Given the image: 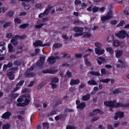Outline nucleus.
Listing matches in <instances>:
<instances>
[{"label": "nucleus", "mask_w": 129, "mask_h": 129, "mask_svg": "<svg viewBox=\"0 0 129 129\" xmlns=\"http://www.w3.org/2000/svg\"><path fill=\"white\" fill-rule=\"evenodd\" d=\"M26 36L23 35L21 36L19 35H16L12 37V39L10 40V43L15 46H17L18 44L17 40L18 39H23L25 38Z\"/></svg>", "instance_id": "nucleus-1"}, {"label": "nucleus", "mask_w": 129, "mask_h": 129, "mask_svg": "<svg viewBox=\"0 0 129 129\" xmlns=\"http://www.w3.org/2000/svg\"><path fill=\"white\" fill-rule=\"evenodd\" d=\"M126 34H127L126 31L122 29L118 32L115 33V35L116 37L119 39H124L125 38Z\"/></svg>", "instance_id": "nucleus-2"}, {"label": "nucleus", "mask_w": 129, "mask_h": 129, "mask_svg": "<svg viewBox=\"0 0 129 129\" xmlns=\"http://www.w3.org/2000/svg\"><path fill=\"white\" fill-rule=\"evenodd\" d=\"M59 70V69L55 70L53 67H51L47 69L46 70L43 71L42 72L44 74L49 73L51 74H54L57 73Z\"/></svg>", "instance_id": "nucleus-3"}, {"label": "nucleus", "mask_w": 129, "mask_h": 129, "mask_svg": "<svg viewBox=\"0 0 129 129\" xmlns=\"http://www.w3.org/2000/svg\"><path fill=\"white\" fill-rule=\"evenodd\" d=\"M76 108L78 109H82L84 108L86 106V104L85 102H80L79 100H77L76 101Z\"/></svg>", "instance_id": "nucleus-4"}, {"label": "nucleus", "mask_w": 129, "mask_h": 129, "mask_svg": "<svg viewBox=\"0 0 129 129\" xmlns=\"http://www.w3.org/2000/svg\"><path fill=\"white\" fill-rule=\"evenodd\" d=\"M104 112L101 111L99 109H95L93 110L92 112H91L89 114V116L90 117H92L95 116L97 114L100 113L101 115H102L104 114Z\"/></svg>", "instance_id": "nucleus-5"}, {"label": "nucleus", "mask_w": 129, "mask_h": 129, "mask_svg": "<svg viewBox=\"0 0 129 129\" xmlns=\"http://www.w3.org/2000/svg\"><path fill=\"white\" fill-rule=\"evenodd\" d=\"M113 45L114 46L117 47L120 46V47L122 48L124 46V44L122 41H120L118 40L115 39L113 42Z\"/></svg>", "instance_id": "nucleus-6"}, {"label": "nucleus", "mask_w": 129, "mask_h": 129, "mask_svg": "<svg viewBox=\"0 0 129 129\" xmlns=\"http://www.w3.org/2000/svg\"><path fill=\"white\" fill-rule=\"evenodd\" d=\"M124 116V113L123 112L118 111L115 113L114 118L115 120H117L118 118H123Z\"/></svg>", "instance_id": "nucleus-7"}, {"label": "nucleus", "mask_w": 129, "mask_h": 129, "mask_svg": "<svg viewBox=\"0 0 129 129\" xmlns=\"http://www.w3.org/2000/svg\"><path fill=\"white\" fill-rule=\"evenodd\" d=\"M95 52L96 54L101 55L104 53L105 52V50L104 49H102L101 48H95Z\"/></svg>", "instance_id": "nucleus-8"}, {"label": "nucleus", "mask_w": 129, "mask_h": 129, "mask_svg": "<svg viewBox=\"0 0 129 129\" xmlns=\"http://www.w3.org/2000/svg\"><path fill=\"white\" fill-rule=\"evenodd\" d=\"M73 30L75 32H78L81 34H83L82 32L83 31L84 29L83 27H78L77 26L74 27L73 28Z\"/></svg>", "instance_id": "nucleus-9"}, {"label": "nucleus", "mask_w": 129, "mask_h": 129, "mask_svg": "<svg viewBox=\"0 0 129 129\" xmlns=\"http://www.w3.org/2000/svg\"><path fill=\"white\" fill-rule=\"evenodd\" d=\"M66 117V116L64 114H60L58 115H57L54 118L56 121L59 120V119L62 120L63 119H64Z\"/></svg>", "instance_id": "nucleus-10"}, {"label": "nucleus", "mask_w": 129, "mask_h": 129, "mask_svg": "<svg viewBox=\"0 0 129 129\" xmlns=\"http://www.w3.org/2000/svg\"><path fill=\"white\" fill-rule=\"evenodd\" d=\"M11 113L9 111H7L3 114L2 116V117L4 119H8L11 116Z\"/></svg>", "instance_id": "nucleus-11"}, {"label": "nucleus", "mask_w": 129, "mask_h": 129, "mask_svg": "<svg viewBox=\"0 0 129 129\" xmlns=\"http://www.w3.org/2000/svg\"><path fill=\"white\" fill-rule=\"evenodd\" d=\"M118 62H119V63L121 64L120 65L119 64H117L116 65V67L117 68L120 67L121 69H122L124 68L125 67V64L124 62L121 59H120L118 60Z\"/></svg>", "instance_id": "nucleus-12"}, {"label": "nucleus", "mask_w": 129, "mask_h": 129, "mask_svg": "<svg viewBox=\"0 0 129 129\" xmlns=\"http://www.w3.org/2000/svg\"><path fill=\"white\" fill-rule=\"evenodd\" d=\"M47 61L49 62L50 64H53L55 63L56 62L55 60L54 57L53 56H51L47 59Z\"/></svg>", "instance_id": "nucleus-13"}, {"label": "nucleus", "mask_w": 129, "mask_h": 129, "mask_svg": "<svg viewBox=\"0 0 129 129\" xmlns=\"http://www.w3.org/2000/svg\"><path fill=\"white\" fill-rule=\"evenodd\" d=\"M14 73V71H12L8 72L7 74V75L9 77V79L11 80H13L14 78V75L13 74Z\"/></svg>", "instance_id": "nucleus-14"}, {"label": "nucleus", "mask_w": 129, "mask_h": 129, "mask_svg": "<svg viewBox=\"0 0 129 129\" xmlns=\"http://www.w3.org/2000/svg\"><path fill=\"white\" fill-rule=\"evenodd\" d=\"M80 81L78 79H72L70 82V84L71 86H73L76 84H78L80 83Z\"/></svg>", "instance_id": "nucleus-15"}, {"label": "nucleus", "mask_w": 129, "mask_h": 129, "mask_svg": "<svg viewBox=\"0 0 129 129\" xmlns=\"http://www.w3.org/2000/svg\"><path fill=\"white\" fill-rule=\"evenodd\" d=\"M43 43V42L42 41L40 40H38L36 41L35 42L33 43V45L35 47H37L39 46H41Z\"/></svg>", "instance_id": "nucleus-16"}, {"label": "nucleus", "mask_w": 129, "mask_h": 129, "mask_svg": "<svg viewBox=\"0 0 129 129\" xmlns=\"http://www.w3.org/2000/svg\"><path fill=\"white\" fill-rule=\"evenodd\" d=\"M90 95L88 93L86 94L85 95H83L82 97V100L83 101H87L89 100Z\"/></svg>", "instance_id": "nucleus-17"}, {"label": "nucleus", "mask_w": 129, "mask_h": 129, "mask_svg": "<svg viewBox=\"0 0 129 129\" xmlns=\"http://www.w3.org/2000/svg\"><path fill=\"white\" fill-rule=\"evenodd\" d=\"M111 17L107 15L101 17V20L102 22H104L111 19Z\"/></svg>", "instance_id": "nucleus-18"}, {"label": "nucleus", "mask_w": 129, "mask_h": 129, "mask_svg": "<svg viewBox=\"0 0 129 129\" xmlns=\"http://www.w3.org/2000/svg\"><path fill=\"white\" fill-rule=\"evenodd\" d=\"M8 48L9 52L12 53H14L15 52V50L13 49V47L11 44H8Z\"/></svg>", "instance_id": "nucleus-19"}, {"label": "nucleus", "mask_w": 129, "mask_h": 129, "mask_svg": "<svg viewBox=\"0 0 129 129\" xmlns=\"http://www.w3.org/2000/svg\"><path fill=\"white\" fill-rule=\"evenodd\" d=\"M104 104L107 106L109 107V109L110 110L111 112H112L113 111V109L114 108H116L115 106H113L112 105H111L110 104H109L106 102H104Z\"/></svg>", "instance_id": "nucleus-20"}, {"label": "nucleus", "mask_w": 129, "mask_h": 129, "mask_svg": "<svg viewBox=\"0 0 129 129\" xmlns=\"http://www.w3.org/2000/svg\"><path fill=\"white\" fill-rule=\"evenodd\" d=\"M21 4L22 6L24 7V9L25 10H28L30 7V5L26 3L25 2H22Z\"/></svg>", "instance_id": "nucleus-21"}, {"label": "nucleus", "mask_w": 129, "mask_h": 129, "mask_svg": "<svg viewBox=\"0 0 129 129\" xmlns=\"http://www.w3.org/2000/svg\"><path fill=\"white\" fill-rule=\"evenodd\" d=\"M115 52L116 56L118 57L122 56L123 53V51L122 50H117Z\"/></svg>", "instance_id": "nucleus-22"}, {"label": "nucleus", "mask_w": 129, "mask_h": 129, "mask_svg": "<svg viewBox=\"0 0 129 129\" xmlns=\"http://www.w3.org/2000/svg\"><path fill=\"white\" fill-rule=\"evenodd\" d=\"M59 79L56 77H54L51 79V82L52 83H56L59 81Z\"/></svg>", "instance_id": "nucleus-23"}, {"label": "nucleus", "mask_w": 129, "mask_h": 129, "mask_svg": "<svg viewBox=\"0 0 129 129\" xmlns=\"http://www.w3.org/2000/svg\"><path fill=\"white\" fill-rule=\"evenodd\" d=\"M88 83L90 85H97L95 81L93 79L91 80L90 81H88Z\"/></svg>", "instance_id": "nucleus-24"}, {"label": "nucleus", "mask_w": 129, "mask_h": 129, "mask_svg": "<svg viewBox=\"0 0 129 129\" xmlns=\"http://www.w3.org/2000/svg\"><path fill=\"white\" fill-rule=\"evenodd\" d=\"M90 74L92 75L96 76H99L100 75V74L97 72H95L94 71H91L89 72Z\"/></svg>", "instance_id": "nucleus-25"}, {"label": "nucleus", "mask_w": 129, "mask_h": 129, "mask_svg": "<svg viewBox=\"0 0 129 129\" xmlns=\"http://www.w3.org/2000/svg\"><path fill=\"white\" fill-rule=\"evenodd\" d=\"M29 25V24L28 23H24L20 25L19 27L20 28L25 29Z\"/></svg>", "instance_id": "nucleus-26"}, {"label": "nucleus", "mask_w": 129, "mask_h": 129, "mask_svg": "<svg viewBox=\"0 0 129 129\" xmlns=\"http://www.w3.org/2000/svg\"><path fill=\"white\" fill-rule=\"evenodd\" d=\"M105 102L111 105H112L114 106H115V104L116 103V101L115 100H114L113 101L112 100H110L108 101H106Z\"/></svg>", "instance_id": "nucleus-27"}, {"label": "nucleus", "mask_w": 129, "mask_h": 129, "mask_svg": "<svg viewBox=\"0 0 129 129\" xmlns=\"http://www.w3.org/2000/svg\"><path fill=\"white\" fill-rule=\"evenodd\" d=\"M14 12L12 11H9L7 14V16L10 18H11L14 15Z\"/></svg>", "instance_id": "nucleus-28"}, {"label": "nucleus", "mask_w": 129, "mask_h": 129, "mask_svg": "<svg viewBox=\"0 0 129 129\" xmlns=\"http://www.w3.org/2000/svg\"><path fill=\"white\" fill-rule=\"evenodd\" d=\"M114 39V36L113 35L109 36L107 39V41L109 42H110L113 41Z\"/></svg>", "instance_id": "nucleus-29"}, {"label": "nucleus", "mask_w": 129, "mask_h": 129, "mask_svg": "<svg viewBox=\"0 0 129 129\" xmlns=\"http://www.w3.org/2000/svg\"><path fill=\"white\" fill-rule=\"evenodd\" d=\"M62 44L59 43H55L53 45V47L55 48H59L62 47Z\"/></svg>", "instance_id": "nucleus-30"}, {"label": "nucleus", "mask_w": 129, "mask_h": 129, "mask_svg": "<svg viewBox=\"0 0 129 129\" xmlns=\"http://www.w3.org/2000/svg\"><path fill=\"white\" fill-rule=\"evenodd\" d=\"M111 80V79L110 78H106L105 79H102L100 80V82H102L103 83H108V82Z\"/></svg>", "instance_id": "nucleus-31"}, {"label": "nucleus", "mask_w": 129, "mask_h": 129, "mask_svg": "<svg viewBox=\"0 0 129 129\" xmlns=\"http://www.w3.org/2000/svg\"><path fill=\"white\" fill-rule=\"evenodd\" d=\"M125 22L124 20H121L119 23L116 26L118 27L122 26L123 24H125Z\"/></svg>", "instance_id": "nucleus-32"}, {"label": "nucleus", "mask_w": 129, "mask_h": 129, "mask_svg": "<svg viewBox=\"0 0 129 129\" xmlns=\"http://www.w3.org/2000/svg\"><path fill=\"white\" fill-rule=\"evenodd\" d=\"M106 50L107 51L109 52L111 54H112L114 53V51L112 48L111 47L107 48H106Z\"/></svg>", "instance_id": "nucleus-33"}, {"label": "nucleus", "mask_w": 129, "mask_h": 129, "mask_svg": "<svg viewBox=\"0 0 129 129\" xmlns=\"http://www.w3.org/2000/svg\"><path fill=\"white\" fill-rule=\"evenodd\" d=\"M15 22V24H19L21 22V20L17 18H15L14 20Z\"/></svg>", "instance_id": "nucleus-34"}, {"label": "nucleus", "mask_w": 129, "mask_h": 129, "mask_svg": "<svg viewBox=\"0 0 129 129\" xmlns=\"http://www.w3.org/2000/svg\"><path fill=\"white\" fill-rule=\"evenodd\" d=\"M19 95V94L18 93H12L11 94L10 96H9V97H11L13 99H14Z\"/></svg>", "instance_id": "nucleus-35"}, {"label": "nucleus", "mask_w": 129, "mask_h": 129, "mask_svg": "<svg viewBox=\"0 0 129 129\" xmlns=\"http://www.w3.org/2000/svg\"><path fill=\"white\" fill-rule=\"evenodd\" d=\"M121 92L120 88H117L115 89L113 91L112 93L114 94H116L120 93Z\"/></svg>", "instance_id": "nucleus-36"}, {"label": "nucleus", "mask_w": 129, "mask_h": 129, "mask_svg": "<svg viewBox=\"0 0 129 129\" xmlns=\"http://www.w3.org/2000/svg\"><path fill=\"white\" fill-rule=\"evenodd\" d=\"M10 127V125L9 123L4 125L3 126V129H9Z\"/></svg>", "instance_id": "nucleus-37"}, {"label": "nucleus", "mask_w": 129, "mask_h": 129, "mask_svg": "<svg viewBox=\"0 0 129 129\" xmlns=\"http://www.w3.org/2000/svg\"><path fill=\"white\" fill-rule=\"evenodd\" d=\"M49 123L47 122H44L43 123V127L44 129H48L49 127Z\"/></svg>", "instance_id": "nucleus-38"}, {"label": "nucleus", "mask_w": 129, "mask_h": 129, "mask_svg": "<svg viewBox=\"0 0 129 129\" xmlns=\"http://www.w3.org/2000/svg\"><path fill=\"white\" fill-rule=\"evenodd\" d=\"M18 49L20 50L19 51H17L16 53V55H17L18 54L21 53H22L23 50V47L22 46H20L19 48Z\"/></svg>", "instance_id": "nucleus-39"}, {"label": "nucleus", "mask_w": 129, "mask_h": 129, "mask_svg": "<svg viewBox=\"0 0 129 129\" xmlns=\"http://www.w3.org/2000/svg\"><path fill=\"white\" fill-rule=\"evenodd\" d=\"M45 25L44 24L41 23L39 25H36L35 26V27L37 29H40Z\"/></svg>", "instance_id": "nucleus-40"}, {"label": "nucleus", "mask_w": 129, "mask_h": 129, "mask_svg": "<svg viewBox=\"0 0 129 129\" xmlns=\"http://www.w3.org/2000/svg\"><path fill=\"white\" fill-rule=\"evenodd\" d=\"M99 9V7H98L96 6H94L92 8V12L94 13L97 12L98 11Z\"/></svg>", "instance_id": "nucleus-41"}, {"label": "nucleus", "mask_w": 129, "mask_h": 129, "mask_svg": "<svg viewBox=\"0 0 129 129\" xmlns=\"http://www.w3.org/2000/svg\"><path fill=\"white\" fill-rule=\"evenodd\" d=\"M56 113V111L55 110H53L50 113H49L47 115V116L48 117L51 116L52 115L55 114Z\"/></svg>", "instance_id": "nucleus-42"}, {"label": "nucleus", "mask_w": 129, "mask_h": 129, "mask_svg": "<svg viewBox=\"0 0 129 129\" xmlns=\"http://www.w3.org/2000/svg\"><path fill=\"white\" fill-rule=\"evenodd\" d=\"M22 61L20 60H17L14 62V64L15 65L17 66L20 65L22 63Z\"/></svg>", "instance_id": "nucleus-43"}, {"label": "nucleus", "mask_w": 129, "mask_h": 129, "mask_svg": "<svg viewBox=\"0 0 129 129\" xmlns=\"http://www.w3.org/2000/svg\"><path fill=\"white\" fill-rule=\"evenodd\" d=\"M94 45L96 47H97V48H101L102 46L101 44L98 42H95Z\"/></svg>", "instance_id": "nucleus-44"}, {"label": "nucleus", "mask_w": 129, "mask_h": 129, "mask_svg": "<svg viewBox=\"0 0 129 129\" xmlns=\"http://www.w3.org/2000/svg\"><path fill=\"white\" fill-rule=\"evenodd\" d=\"M98 59L102 61L103 63H105L106 62V61L105 58L101 57H98Z\"/></svg>", "instance_id": "nucleus-45"}, {"label": "nucleus", "mask_w": 129, "mask_h": 129, "mask_svg": "<svg viewBox=\"0 0 129 129\" xmlns=\"http://www.w3.org/2000/svg\"><path fill=\"white\" fill-rule=\"evenodd\" d=\"M34 75V73L33 72H30L28 73L26 75V76H28V78H30L31 77H33Z\"/></svg>", "instance_id": "nucleus-46"}, {"label": "nucleus", "mask_w": 129, "mask_h": 129, "mask_svg": "<svg viewBox=\"0 0 129 129\" xmlns=\"http://www.w3.org/2000/svg\"><path fill=\"white\" fill-rule=\"evenodd\" d=\"M11 24V22H6L4 24L3 27L4 28H6L8 26H9Z\"/></svg>", "instance_id": "nucleus-47"}, {"label": "nucleus", "mask_w": 129, "mask_h": 129, "mask_svg": "<svg viewBox=\"0 0 129 129\" xmlns=\"http://www.w3.org/2000/svg\"><path fill=\"white\" fill-rule=\"evenodd\" d=\"M21 97L22 98H27L29 99L30 98V96L29 94H25L21 95Z\"/></svg>", "instance_id": "nucleus-48"}, {"label": "nucleus", "mask_w": 129, "mask_h": 129, "mask_svg": "<svg viewBox=\"0 0 129 129\" xmlns=\"http://www.w3.org/2000/svg\"><path fill=\"white\" fill-rule=\"evenodd\" d=\"M107 15H108L111 17V19L113 18V13L112 11L111 10L109 11L107 13Z\"/></svg>", "instance_id": "nucleus-49"}, {"label": "nucleus", "mask_w": 129, "mask_h": 129, "mask_svg": "<svg viewBox=\"0 0 129 129\" xmlns=\"http://www.w3.org/2000/svg\"><path fill=\"white\" fill-rule=\"evenodd\" d=\"M49 84L51 86L52 88L53 89L56 88L57 86V85L56 84L53 83H49Z\"/></svg>", "instance_id": "nucleus-50"}, {"label": "nucleus", "mask_w": 129, "mask_h": 129, "mask_svg": "<svg viewBox=\"0 0 129 129\" xmlns=\"http://www.w3.org/2000/svg\"><path fill=\"white\" fill-rule=\"evenodd\" d=\"M84 61L85 64L87 67L91 66V63L88 61V60H85V61Z\"/></svg>", "instance_id": "nucleus-51"}, {"label": "nucleus", "mask_w": 129, "mask_h": 129, "mask_svg": "<svg viewBox=\"0 0 129 129\" xmlns=\"http://www.w3.org/2000/svg\"><path fill=\"white\" fill-rule=\"evenodd\" d=\"M66 129H75V128L74 126L70 125H67L66 127Z\"/></svg>", "instance_id": "nucleus-52"}, {"label": "nucleus", "mask_w": 129, "mask_h": 129, "mask_svg": "<svg viewBox=\"0 0 129 129\" xmlns=\"http://www.w3.org/2000/svg\"><path fill=\"white\" fill-rule=\"evenodd\" d=\"M66 74L69 78H71L72 76V73L70 71H67Z\"/></svg>", "instance_id": "nucleus-53"}, {"label": "nucleus", "mask_w": 129, "mask_h": 129, "mask_svg": "<svg viewBox=\"0 0 129 129\" xmlns=\"http://www.w3.org/2000/svg\"><path fill=\"white\" fill-rule=\"evenodd\" d=\"M24 81L23 80L20 81L17 84V85L22 86L23 85V83L24 82Z\"/></svg>", "instance_id": "nucleus-54"}, {"label": "nucleus", "mask_w": 129, "mask_h": 129, "mask_svg": "<svg viewBox=\"0 0 129 129\" xmlns=\"http://www.w3.org/2000/svg\"><path fill=\"white\" fill-rule=\"evenodd\" d=\"M91 36V34L88 33H85L83 35V37H89Z\"/></svg>", "instance_id": "nucleus-55"}, {"label": "nucleus", "mask_w": 129, "mask_h": 129, "mask_svg": "<svg viewBox=\"0 0 129 129\" xmlns=\"http://www.w3.org/2000/svg\"><path fill=\"white\" fill-rule=\"evenodd\" d=\"M81 3V1L80 0H75L74 1L75 4L76 5H80Z\"/></svg>", "instance_id": "nucleus-56"}, {"label": "nucleus", "mask_w": 129, "mask_h": 129, "mask_svg": "<svg viewBox=\"0 0 129 129\" xmlns=\"http://www.w3.org/2000/svg\"><path fill=\"white\" fill-rule=\"evenodd\" d=\"M12 34L11 33H9L7 34L6 36V38H12Z\"/></svg>", "instance_id": "nucleus-57"}, {"label": "nucleus", "mask_w": 129, "mask_h": 129, "mask_svg": "<svg viewBox=\"0 0 129 129\" xmlns=\"http://www.w3.org/2000/svg\"><path fill=\"white\" fill-rule=\"evenodd\" d=\"M81 21L79 20H76L74 21L73 24L76 25H77L79 24L80 23Z\"/></svg>", "instance_id": "nucleus-58"}, {"label": "nucleus", "mask_w": 129, "mask_h": 129, "mask_svg": "<svg viewBox=\"0 0 129 129\" xmlns=\"http://www.w3.org/2000/svg\"><path fill=\"white\" fill-rule=\"evenodd\" d=\"M100 118V117L98 116H94L93 117L92 119V121H96L99 119Z\"/></svg>", "instance_id": "nucleus-59"}, {"label": "nucleus", "mask_w": 129, "mask_h": 129, "mask_svg": "<svg viewBox=\"0 0 129 129\" xmlns=\"http://www.w3.org/2000/svg\"><path fill=\"white\" fill-rule=\"evenodd\" d=\"M117 23L118 21L117 20H114L111 21V23L112 25H115Z\"/></svg>", "instance_id": "nucleus-60"}, {"label": "nucleus", "mask_w": 129, "mask_h": 129, "mask_svg": "<svg viewBox=\"0 0 129 129\" xmlns=\"http://www.w3.org/2000/svg\"><path fill=\"white\" fill-rule=\"evenodd\" d=\"M62 54L63 55L62 56V57L63 58H64L66 57L67 58H70V55H68V54L67 53H63Z\"/></svg>", "instance_id": "nucleus-61"}, {"label": "nucleus", "mask_w": 129, "mask_h": 129, "mask_svg": "<svg viewBox=\"0 0 129 129\" xmlns=\"http://www.w3.org/2000/svg\"><path fill=\"white\" fill-rule=\"evenodd\" d=\"M29 91L28 89L27 88H25L24 89L22 90V93H24L26 92H28Z\"/></svg>", "instance_id": "nucleus-62"}, {"label": "nucleus", "mask_w": 129, "mask_h": 129, "mask_svg": "<svg viewBox=\"0 0 129 129\" xmlns=\"http://www.w3.org/2000/svg\"><path fill=\"white\" fill-rule=\"evenodd\" d=\"M76 57L80 58L82 56V55L81 53H78L76 54L75 55Z\"/></svg>", "instance_id": "nucleus-63"}, {"label": "nucleus", "mask_w": 129, "mask_h": 129, "mask_svg": "<svg viewBox=\"0 0 129 129\" xmlns=\"http://www.w3.org/2000/svg\"><path fill=\"white\" fill-rule=\"evenodd\" d=\"M48 18L47 17L43 18L41 19V21L42 22H43L46 21H48Z\"/></svg>", "instance_id": "nucleus-64"}]
</instances>
